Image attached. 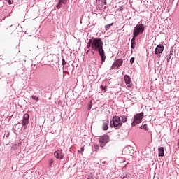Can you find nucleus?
Masks as SVG:
<instances>
[{"mask_svg":"<svg viewBox=\"0 0 179 179\" xmlns=\"http://www.w3.org/2000/svg\"><path fill=\"white\" fill-rule=\"evenodd\" d=\"M88 110H92V106H88Z\"/></svg>","mask_w":179,"mask_h":179,"instance_id":"obj_32","label":"nucleus"},{"mask_svg":"<svg viewBox=\"0 0 179 179\" xmlns=\"http://www.w3.org/2000/svg\"><path fill=\"white\" fill-rule=\"evenodd\" d=\"M103 3H104V5H107V0H105Z\"/></svg>","mask_w":179,"mask_h":179,"instance_id":"obj_30","label":"nucleus"},{"mask_svg":"<svg viewBox=\"0 0 179 179\" xmlns=\"http://www.w3.org/2000/svg\"><path fill=\"white\" fill-rule=\"evenodd\" d=\"M164 50V46H163V45H162V44H159L155 48V54H156V55L162 54V52H163Z\"/></svg>","mask_w":179,"mask_h":179,"instance_id":"obj_8","label":"nucleus"},{"mask_svg":"<svg viewBox=\"0 0 179 179\" xmlns=\"http://www.w3.org/2000/svg\"><path fill=\"white\" fill-rule=\"evenodd\" d=\"M178 132H179V129H178Z\"/></svg>","mask_w":179,"mask_h":179,"instance_id":"obj_37","label":"nucleus"},{"mask_svg":"<svg viewBox=\"0 0 179 179\" xmlns=\"http://www.w3.org/2000/svg\"><path fill=\"white\" fill-rule=\"evenodd\" d=\"M92 39H90L88 43H87V48L90 50L91 47V50H92Z\"/></svg>","mask_w":179,"mask_h":179,"instance_id":"obj_17","label":"nucleus"},{"mask_svg":"<svg viewBox=\"0 0 179 179\" xmlns=\"http://www.w3.org/2000/svg\"><path fill=\"white\" fill-rule=\"evenodd\" d=\"M85 148L81 147L80 149L78 150V152H84Z\"/></svg>","mask_w":179,"mask_h":179,"instance_id":"obj_26","label":"nucleus"},{"mask_svg":"<svg viewBox=\"0 0 179 179\" xmlns=\"http://www.w3.org/2000/svg\"><path fill=\"white\" fill-rule=\"evenodd\" d=\"M141 129H144L145 131H149V128H148V124H144L140 127Z\"/></svg>","mask_w":179,"mask_h":179,"instance_id":"obj_18","label":"nucleus"},{"mask_svg":"<svg viewBox=\"0 0 179 179\" xmlns=\"http://www.w3.org/2000/svg\"><path fill=\"white\" fill-rule=\"evenodd\" d=\"M17 144H15V145H14L13 146V149L14 150H16V149H17Z\"/></svg>","mask_w":179,"mask_h":179,"instance_id":"obj_23","label":"nucleus"},{"mask_svg":"<svg viewBox=\"0 0 179 179\" xmlns=\"http://www.w3.org/2000/svg\"><path fill=\"white\" fill-rule=\"evenodd\" d=\"M92 52L94 54V51H98L101 58V64H103L106 61V54L103 48V41L100 38H95L92 39Z\"/></svg>","mask_w":179,"mask_h":179,"instance_id":"obj_1","label":"nucleus"},{"mask_svg":"<svg viewBox=\"0 0 179 179\" xmlns=\"http://www.w3.org/2000/svg\"><path fill=\"white\" fill-rule=\"evenodd\" d=\"M52 163H54V159H49V166L51 167L52 166Z\"/></svg>","mask_w":179,"mask_h":179,"instance_id":"obj_20","label":"nucleus"},{"mask_svg":"<svg viewBox=\"0 0 179 179\" xmlns=\"http://www.w3.org/2000/svg\"><path fill=\"white\" fill-rule=\"evenodd\" d=\"M135 38H136V37H135V36H133L131 41V48H135Z\"/></svg>","mask_w":179,"mask_h":179,"instance_id":"obj_15","label":"nucleus"},{"mask_svg":"<svg viewBox=\"0 0 179 179\" xmlns=\"http://www.w3.org/2000/svg\"><path fill=\"white\" fill-rule=\"evenodd\" d=\"M173 53H171V52H170V56L169 58H167V62H169V61H170V58H171V55Z\"/></svg>","mask_w":179,"mask_h":179,"instance_id":"obj_27","label":"nucleus"},{"mask_svg":"<svg viewBox=\"0 0 179 179\" xmlns=\"http://www.w3.org/2000/svg\"><path fill=\"white\" fill-rule=\"evenodd\" d=\"M54 156L55 157H56V159H59L61 160L64 159V156H65V154H64L62 150H59L54 152Z\"/></svg>","mask_w":179,"mask_h":179,"instance_id":"obj_7","label":"nucleus"},{"mask_svg":"<svg viewBox=\"0 0 179 179\" xmlns=\"http://www.w3.org/2000/svg\"><path fill=\"white\" fill-rule=\"evenodd\" d=\"M94 149L96 152H97V150H99V145H94Z\"/></svg>","mask_w":179,"mask_h":179,"instance_id":"obj_24","label":"nucleus"},{"mask_svg":"<svg viewBox=\"0 0 179 179\" xmlns=\"http://www.w3.org/2000/svg\"><path fill=\"white\" fill-rule=\"evenodd\" d=\"M127 87H132V86L131 85V83L130 84H127Z\"/></svg>","mask_w":179,"mask_h":179,"instance_id":"obj_29","label":"nucleus"},{"mask_svg":"<svg viewBox=\"0 0 179 179\" xmlns=\"http://www.w3.org/2000/svg\"><path fill=\"white\" fill-rule=\"evenodd\" d=\"M65 64V62H63V65Z\"/></svg>","mask_w":179,"mask_h":179,"instance_id":"obj_35","label":"nucleus"},{"mask_svg":"<svg viewBox=\"0 0 179 179\" xmlns=\"http://www.w3.org/2000/svg\"><path fill=\"white\" fill-rule=\"evenodd\" d=\"M131 175L127 171H123L122 174V178H131Z\"/></svg>","mask_w":179,"mask_h":179,"instance_id":"obj_11","label":"nucleus"},{"mask_svg":"<svg viewBox=\"0 0 179 179\" xmlns=\"http://www.w3.org/2000/svg\"><path fill=\"white\" fill-rule=\"evenodd\" d=\"M120 118L122 120V122H127L128 121V117L125 115H120Z\"/></svg>","mask_w":179,"mask_h":179,"instance_id":"obj_16","label":"nucleus"},{"mask_svg":"<svg viewBox=\"0 0 179 179\" xmlns=\"http://www.w3.org/2000/svg\"><path fill=\"white\" fill-rule=\"evenodd\" d=\"M21 145H22V142L21 141L18 142L17 146L19 148V146H21Z\"/></svg>","mask_w":179,"mask_h":179,"instance_id":"obj_28","label":"nucleus"},{"mask_svg":"<svg viewBox=\"0 0 179 179\" xmlns=\"http://www.w3.org/2000/svg\"><path fill=\"white\" fill-rule=\"evenodd\" d=\"M143 31H145V27L143 26V24H139L134 27L133 36H134V37H138V36H139V34H142Z\"/></svg>","mask_w":179,"mask_h":179,"instance_id":"obj_3","label":"nucleus"},{"mask_svg":"<svg viewBox=\"0 0 179 179\" xmlns=\"http://www.w3.org/2000/svg\"><path fill=\"white\" fill-rule=\"evenodd\" d=\"M111 26H113V23L110 24H107L105 26L106 30H108V29H110V27H111Z\"/></svg>","mask_w":179,"mask_h":179,"instance_id":"obj_19","label":"nucleus"},{"mask_svg":"<svg viewBox=\"0 0 179 179\" xmlns=\"http://www.w3.org/2000/svg\"><path fill=\"white\" fill-rule=\"evenodd\" d=\"M130 62H131V64H134V62H135V58L131 57V58L130 59Z\"/></svg>","mask_w":179,"mask_h":179,"instance_id":"obj_22","label":"nucleus"},{"mask_svg":"<svg viewBox=\"0 0 179 179\" xmlns=\"http://www.w3.org/2000/svg\"><path fill=\"white\" fill-rule=\"evenodd\" d=\"M7 2L8 5H12V3H13V1H11L10 0H7Z\"/></svg>","mask_w":179,"mask_h":179,"instance_id":"obj_25","label":"nucleus"},{"mask_svg":"<svg viewBox=\"0 0 179 179\" xmlns=\"http://www.w3.org/2000/svg\"><path fill=\"white\" fill-rule=\"evenodd\" d=\"M102 128L103 131L108 129V120L103 122Z\"/></svg>","mask_w":179,"mask_h":179,"instance_id":"obj_14","label":"nucleus"},{"mask_svg":"<svg viewBox=\"0 0 179 179\" xmlns=\"http://www.w3.org/2000/svg\"><path fill=\"white\" fill-rule=\"evenodd\" d=\"M124 79L126 85H129L131 83V77H129V76L124 75Z\"/></svg>","mask_w":179,"mask_h":179,"instance_id":"obj_12","label":"nucleus"},{"mask_svg":"<svg viewBox=\"0 0 179 179\" xmlns=\"http://www.w3.org/2000/svg\"><path fill=\"white\" fill-rule=\"evenodd\" d=\"M104 90H105V92H106V90H107V88L105 87V88H104Z\"/></svg>","mask_w":179,"mask_h":179,"instance_id":"obj_34","label":"nucleus"},{"mask_svg":"<svg viewBox=\"0 0 179 179\" xmlns=\"http://www.w3.org/2000/svg\"><path fill=\"white\" fill-rule=\"evenodd\" d=\"M31 99H33V100H36V101H38V97H37L36 96H32Z\"/></svg>","mask_w":179,"mask_h":179,"instance_id":"obj_21","label":"nucleus"},{"mask_svg":"<svg viewBox=\"0 0 179 179\" xmlns=\"http://www.w3.org/2000/svg\"><path fill=\"white\" fill-rule=\"evenodd\" d=\"M90 51V49H89V50L86 52V54H89Z\"/></svg>","mask_w":179,"mask_h":179,"instance_id":"obj_31","label":"nucleus"},{"mask_svg":"<svg viewBox=\"0 0 179 179\" xmlns=\"http://www.w3.org/2000/svg\"><path fill=\"white\" fill-rule=\"evenodd\" d=\"M110 141V137L108 135H103L99 138V146L104 148L107 143Z\"/></svg>","mask_w":179,"mask_h":179,"instance_id":"obj_5","label":"nucleus"},{"mask_svg":"<svg viewBox=\"0 0 179 179\" xmlns=\"http://www.w3.org/2000/svg\"><path fill=\"white\" fill-rule=\"evenodd\" d=\"M143 119V113H141L134 116V120L131 123L132 127H136L138 124H141L142 122V120Z\"/></svg>","mask_w":179,"mask_h":179,"instance_id":"obj_4","label":"nucleus"},{"mask_svg":"<svg viewBox=\"0 0 179 179\" xmlns=\"http://www.w3.org/2000/svg\"><path fill=\"white\" fill-rule=\"evenodd\" d=\"M29 118H30V116L29 114L26 113L24 115L23 120H22V126L26 129L27 128V125H29Z\"/></svg>","mask_w":179,"mask_h":179,"instance_id":"obj_6","label":"nucleus"},{"mask_svg":"<svg viewBox=\"0 0 179 179\" xmlns=\"http://www.w3.org/2000/svg\"><path fill=\"white\" fill-rule=\"evenodd\" d=\"M68 3V0H58V4L57 5V9H61L63 5H66Z\"/></svg>","mask_w":179,"mask_h":179,"instance_id":"obj_9","label":"nucleus"},{"mask_svg":"<svg viewBox=\"0 0 179 179\" xmlns=\"http://www.w3.org/2000/svg\"><path fill=\"white\" fill-rule=\"evenodd\" d=\"M123 63L124 60H122V59H118L114 62L113 66H117V68H120V66H121Z\"/></svg>","mask_w":179,"mask_h":179,"instance_id":"obj_10","label":"nucleus"},{"mask_svg":"<svg viewBox=\"0 0 179 179\" xmlns=\"http://www.w3.org/2000/svg\"><path fill=\"white\" fill-rule=\"evenodd\" d=\"M66 73H68V71H64Z\"/></svg>","mask_w":179,"mask_h":179,"instance_id":"obj_36","label":"nucleus"},{"mask_svg":"<svg viewBox=\"0 0 179 179\" xmlns=\"http://www.w3.org/2000/svg\"><path fill=\"white\" fill-rule=\"evenodd\" d=\"M158 155L159 157L164 156V148L163 147H161L158 149Z\"/></svg>","mask_w":179,"mask_h":179,"instance_id":"obj_13","label":"nucleus"},{"mask_svg":"<svg viewBox=\"0 0 179 179\" xmlns=\"http://www.w3.org/2000/svg\"><path fill=\"white\" fill-rule=\"evenodd\" d=\"M101 89H104V87H103V85H101Z\"/></svg>","mask_w":179,"mask_h":179,"instance_id":"obj_33","label":"nucleus"},{"mask_svg":"<svg viewBox=\"0 0 179 179\" xmlns=\"http://www.w3.org/2000/svg\"><path fill=\"white\" fill-rule=\"evenodd\" d=\"M110 128H115V129H120L122 127V122L118 116H114L112 121L110 122Z\"/></svg>","mask_w":179,"mask_h":179,"instance_id":"obj_2","label":"nucleus"}]
</instances>
